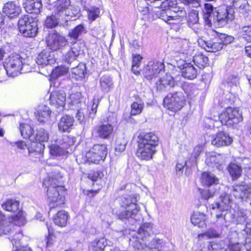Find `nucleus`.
Masks as SVG:
<instances>
[{"label":"nucleus","mask_w":251,"mask_h":251,"mask_svg":"<svg viewBox=\"0 0 251 251\" xmlns=\"http://www.w3.org/2000/svg\"><path fill=\"white\" fill-rule=\"evenodd\" d=\"M233 6L235 8H239L240 12L245 18L248 17L251 14V7L248 3L242 0H234Z\"/></svg>","instance_id":"cd10ccee"},{"label":"nucleus","mask_w":251,"mask_h":251,"mask_svg":"<svg viewBox=\"0 0 251 251\" xmlns=\"http://www.w3.org/2000/svg\"><path fill=\"white\" fill-rule=\"evenodd\" d=\"M87 32L86 27L85 26L84 24H81L71 29L68 33V36L75 40H76L79 36L86 34Z\"/></svg>","instance_id":"2f4dec72"},{"label":"nucleus","mask_w":251,"mask_h":251,"mask_svg":"<svg viewBox=\"0 0 251 251\" xmlns=\"http://www.w3.org/2000/svg\"><path fill=\"white\" fill-rule=\"evenodd\" d=\"M206 163L212 168H216L219 170L223 169V163L224 159L223 155L214 153H211L207 156L205 160Z\"/></svg>","instance_id":"412c9836"},{"label":"nucleus","mask_w":251,"mask_h":251,"mask_svg":"<svg viewBox=\"0 0 251 251\" xmlns=\"http://www.w3.org/2000/svg\"><path fill=\"white\" fill-rule=\"evenodd\" d=\"M213 32L214 38L207 41L202 39H199L198 42L203 46L207 51L215 52L223 49V43L220 41L219 37L215 34L214 31Z\"/></svg>","instance_id":"dca6fc26"},{"label":"nucleus","mask_w":251,"mask_h":251,"mask_svg":"<svg viewBox=\"0 0 251 251\" xmlns=\"http://www.w3.org/2000/svg\"><path fill=\"white\" fill-rule=\"evenodd\" d=\"M113 129L111 124H102L95 128V133L101 139H108L112 134Z\"/></svg>","instance_id":"b1692460"},{"label":"nucleus","mask_w":251,"mask_h":251,"mask_svg":"<svg viewBox=\"0 0 251 251\" xmlns=\"http://www.w3.org/2000/svg\"><path fill=\"white\" fill-rule=\"evenodd\" d=\"M230 193L236 199L246 201L251 194V186L245 182H242L233 185Z\"/></svg>","instance_id":"9b49d317"},{"label":"nucleus","mask_w":251,"mask_h":251,"mask_svg":"<svg viewBox=\"0 0 251 251\" xmlns=\"http://www.w3.org/2000/svg\"><path fill=\"white\" fill-rule=\"evenodd\" d=\"M68 219V214L64 210L59 211L53 219L56 225L63 227L66 226Z\"/></svg>","instance_id":"f704fd0d"},{"label":"nucleus","mask_w":251,"mask_h":251,"mask_svg":"<svg viewBox=\"0 0 251 251\" xmlns=\"http://www.w3.org/2000/svg\"><path fill=\"white\" fill-rule=\"evenodd\" d=\"M107 242L104 238L96 239L89 246L91 251H104L106 248Z\"/></svg>","instance_id":"473e14b6"},{"label":"nucleus","mask_w":251,"mask_h":251,"mask_svg":"<svg viewBox=\"0 0 251 251\" xmlns=\"http://www.w3.org/2000/svg\"><path fill=\"white\" fill-rule=\"evenodd\" d=\"M19 128L21 135L24 138H28L30 140V138L33 137V128L30 125L22 124L20 125Z\"/></svg>","instance_id":"49530a36"},{"label":"nucleus","mask_w":251,"mask_h":251,"mask_svg":"<svg viewBox=\"0 0 251 251\" xmlns=\"http://www.w3.org/2000/svg\"><path fill=\"white\" fill-rule=\"evenodd\" d=\"M23 238L22 232L19 231L13 235L11 238H9L13 246L18 247L20 244V241Z\"/></svg>","instance_id":"69168bd1"},{"label":"nucleus","mask_w":251,"mask_h":251,"mask_svg":"<svg viewBox=\"0 0 251 251\" xmlns=\"http://www.w3.org/2000/svg\"><path fill=\"white\" fill-rule=\"evenodd\" d=\"M21 12V7L13 1L7 2L4 5L2 8L3 14L10 19L17 17Z\"/></svg>","instance_id":"4be33fe9"},{"label":"nucleus","mask_w":251,"mask_h":251,"mask_svg":"<svg viewBox=\"0 0 251 251\" xmlns=\"http://www.w3.org/2000/svg\"><path fill=\"white\" fill-rule=\"evenodd\" d=\"M164 106L170 110L176 111L180 110L185 103V98L183 93L176 91L170 93L164 99Z\"/></svg>","instance_id":"0eeeda50"},{"label":"nucleus","mask_w":251,"mask_h":251,"mask_svg":"<svg viewBox=\"0 0 251 251\" xmlns=\"http://www.w3.org/2000/svg\"><path fill=\"white\" fill-rule=\"evenodd\" d=\"M229 196L228 195H221L219 201L212 204V209L215 210L223 211L224 212H229Z\"/></svg>","instance_id":"a878e982"},{"label":"nucleus","mask_w":251,"mask_h":251,"mask_svg":"<svg viewBox=\"0 0 251 251\" xmlns=\"http://www.w3.org/2000/svg\"><path fill=\"white\" fill-rule=\"evenodd\" d=\"M202 11L203 19L209 25L217 23L218 26H223L233 19V8L225 5L214 8L211 4L206 3Z\"/></svg>","instance_id":"f257e3e1"},{"label":"nucleus","mask_w":251,"mask_h":251,"mask_svg":"<svg viewBox=\"0 0 251 251\" xmlns=\"http://www.w3.org/2000/svg\"><path fill=\"white\" fill-rule=\"evenodd\" d=\"M47 188V196L50 209L64 204L65 191L56 177L49 176L43 183Z\"/></svg>","instance_id":"7ed1b4c3"},{"label":"nucleus","mask_w":251,"mask_h":251,"mask_svg":"<svg viewBox=\"0 0 251 251\" xmlns=\"http://www.w3.org/2000/svg\"><path fill=\"white\" fill-rule=\"evenodd\" d=\"M144 238L143 236H140L138 235L136 232L129 238V245L132 246L135 250L142 251L146 245L144 243Z\"/></svg>","instance_id":"c756f323"},{"label":"nucleus","mask_w":251,"mask_h":251,"mask_svg":"<svg viewBox=\"0 0 251 251\" xmlns=\"http://www.w3.org/2000/svg\"><path fill=\"white\" fill-rule=\"evenodd\" d=\"M60 16H57L54 13L50 16L47 17L45 21V25L48 28H53L57 25L59 24L63 25L62 20Z\"/></svg>","instance_id":"ea45409f"},{"label":"nucleus","mask_w":251,"mask_h":251,"mask_svg":"<svg viewBox=\"0 0 251 251\" xmlns=\"http://www.w3.org/2000/svg\"><path fill=\"white\" fill-rule=\"evenodd\" d=\"M228 215H230L229 212H224L223 211L216 210L215 224L217 226H226V224L227 220Z\"/></svg>","instance_id":"a19ab883"},{"label":"nucleus","mask_w":251,"mask_h":251,"mask_svg":"<svg viewBox=\"0 0 251 251\" xmlns=\"http://www.w3.org/2000/svg\"><path fill=\"white\" fill-rule=\"evenodd\" d=\"M49 139L48 131L44 128H38L37 130L36 135L30 138L31 141H38L41 143L46 142Z\"/></svg>","instance_id":"c9c22d12"},{"label":"nucleus","mask_w":251,"mask_h":251,"mask_svg":"<svg viewBox=\"0 0 251 251\" xmlns=\"http://www.w3.org/2000/svg\"><path fill=\"white\" fill-rule=\"evenodd\" d=\"M201 183L205 186H214L219 183V179L210 172H204L201 175Z\"/></svg>","instance_id":"7c9ffc66"},{"label":"nucleus","mask_w":251,"mask_h":251,"mask_svg":"<svg viewBox=\"0 0 251 251\" xmlns=\"http://www.w3.org/2000/svg\"><path fill=\"white\" fill-rule=\"evenodd\" d=\"M135 97L136 101L131 104L130 115H137L140 114L144 106V102L141 99L137 96Z\"/></svg>","instance_id":"58836bf2"},{"label":"nucleus","mask_w":251,"mask_h":251,"mask_svg":"<svg viewBox=\"0 0 251 251\" xmlns=\"http://www.w3.org/2000/svg\"><path fill=\"white\" fill-rule=\"evenodd\" d=\"M68 67L64 66L56 67L52 72L53 76L56 77H60L66 75L68 72Z\"/></svg>","instance_id":"052dcab7"},{"label":"nucleus","mask_w":251,"mask_h":251,"mask_svg":"<svg viewBox=\"0 0 251 251\" xmlns=\"http://www.w3.org/2000/svg\"><path fill=\"white\" fill-rule=\"evenodd\" d=\"M137 201V196L121 198L120 205L125 210L116 213L118 219L126 224L134 225L137 221L138 213L140 210V207L136 204Z\"/></svg>","instance_id":"f03ea898"},{"label":"nucleus","mask_w":251,"mask_h":251,"mask_svg":"<svg viewBox=\"0 0 251 251\" xmlns=\"http://www.w3.org/2000/svg\"><path fill=\"white\" fill-rule=\"evenodd\" d=\"M219 120L222 125L233 126L243 120L242 114L237 108L228 107L219 116Z\"/></svg>","instance_id":"6e6552de"},{"label":"nucleus","mask_w":251,"mask_h":251,"mask_svg":"<svg viewBox=\"0 0 251 251\" xmlns=\"http://www.w3.org/2000/svg\"><path fill=\"white\" fill-rule=\"evenodd\" d=\"M35 60L36 63L41 67L51 65L55 62L53 52L47 50H44L40 52Z\"/></svg>","instance_id":"a211bd4d"},{"label":"nucleus","mask_w":251,"mask_h":251,"mask_svg":"<svg viewBox=\"0 0 251 251\" xmlns=\"http://www.w3.org/2000/svg\"><path fill=\"white\" fill-rule=\"evenodd\" d=\"M87 12L88 19L91 22L95 21L99 17L100 10L96 7H92L86 9Z\"/></svg>","instance_id":"6e6d98bb"},{"label":"nucleus","mask_w":251,"mask_h":251,"mask_svg":"<svg viewBox=\"0 0 251 251\" xmlns=\"http://www.w3.org/2000/svg\"><path fill=\"white\" fill-rule=\"evenodd\" d=\"M70 99L71 100L70 103L73 105H75L77 108L81 106L86 107L85 104L81 101V94L80 93H76L72 94L70 95Z\"/></svg>","instance_id":"3c124183"},{"label":"nucleus","mask_w":251,"mask_h":251,"mask_svg":"<svg viewBox=\"0 0 251 251\" xmlns=\"http://www.w3.org/2000/svg\"><path fill=\"white\" fill-rule=\"evenodd\" d=\"M232 138L224 131L218 132L211 140V144L217 147L229 146L232 142Z\"/></svg>","instance_id":"6ab92c4d"},{"label":"nucleus","mask_w":251,"mask_h":251,"mask_svg":"<svg viewBox=\"0 0 251 251\" xmlns=\"http://www.w3.org/2000/svg\"><path fill=\"white\" fill-rule=\"evenodd\" d=\"M211 247V249L212 251H226V249L224 247V242H215L210 243Z\"/></svg>","instance_id":"774afa93"},{"label":"nucleus","mask_w":251,"mask_h":251,"mask_svg":"<svg viewBox=\"0 0 251 251\" xmlns=\"http://www.w3.org/2000/svg\"><path fill=\"white\" fill-rule=\"evenodd\" d=\"M72 72L75 75L77 76L80 78H82L86 72L85 66L83 64L76 65V66H72Z\"/></svg>","instance_id":"603ef678"},{"label":"nucleus","mask_w":251,"mask_h":251,"mask_svg":"<svg viewBox=\"0 0 251 251\" xmlns=\"http://www.w3.org/2000/svg\"><path fill=\"white\" fill-rule=\"evenodd\" d=\"M228 171L232 179L236 180L241 176L242 169L241 166L236 164L231 163L228 167Z\"/></svg>","instance_id":"a18cd8bd"},{"label":"nucleus","mask_w":251,"mask_h":251,"mask_svg":"<svg viewBox=\"0 0 251 251\" xmlns=\"http://www.w3.org/2000/svg\"><path fill=\"white\" fill-rule=\"evenodd\" d=\"M73 117L68 115L62 116L58 123V130L61 132H69L74 125Z\"/></svg>","instance_id":"5701e85b"},{"label":"nucleus","mask_w":251,"mask_h":251,"mask_svg":"<svg viewBox=\"0 0 251 251\" xmlns=\"http://www.w3.org/2000/svg\"><path fill=\"white\" fill-rule=\"evenodd\" d=\"M107 154V149L104 144H96L86 153L87 160L98 164L100 160L103 161Z\"/></svg>","instance_id":"1a4fd4ad"},{"label":"nucleus","mask_w":251,"mask_h":251,"mask_svg":"<svg viewBox=\"0 0 251 251\" xmlns=\"http://www.w3.org/2000/svg\"><path fill=\"white\" fill-rule=\"evenodd\" d=\"M50 113V108L46 105H43L37 111L36 117L39 122H44L49 119Z\"/></svg>","instance_id":"72a5a7b5"},{"label":"nucleus","mask_w":251,"mask_h":251,"mask_svg":"<svg viewBox=\"0 0 251 251\" xmlns=\"http://www.w3.org/2000/svg\"><path fill=\"white\" fill-rule=\"evenodd\" d=\"M137 143L155 149L159 144V138L154 132H142L138 136Z\"/></svg>","instance_id":"2eb2a0df"},{"label":"nucleus","mask_w":251,"mask_h":251,"mask_svg":"<svg viewBox=\"0 0 251 251\" xmlns=\"http://www.w3.org/2000/svg\"><path fill=\"white\" fill-rule=\"evenodd\" d=\"M180 88L179 86L175 82L172 76L169 74H166L156 82V90L160 93L169 91L171 88Z\"/></svg>","instance_id":"f8f14e48"},{"label":"nucleus","mask_w":251,"mask_h":251,"mask_svg":"<svg viewBox=\"0 0 251 251\" xmlns=\"http://www.w3.org/2000/svg\"><path fill=\"white\" fill-rule=\"evenodd\" d=\"M181 88L189 99H193L198 94V90L190 85L184 84L181 86Z\"/></svg>","instance_id":"5fc2aeb1"},{"label":"nucleus","mask_w":251,"mask_h":251,"mask_svg":"<svg viewBox=\"0 0 251 251\" xmlns=\"http://www.w3.org/2000/svg\"><path fill=\"white\" fill-rule=\"evenodd\" d=\"M148 3L145 0H140L137 1V9L143 15H146L149 12V8L148 6Z\"/></svg>","instance_id":"bf43d9fd"},{"label":"nucleus","mask_w":251,"mask_h":251,"mask_svg":"<svg viewBox=\"0 0 251 251\" xmlns=\"http://www.w3.org/2000/svg\"><path fill=\"white\" fill-rule=\"evenodd\" d=\"M201 148L200 146L196 147L192 153L191 157L190 158L189 161L191 163V166L196 163V160L201 154Z\"/></svg>","instance_id":"0e129e2a"},{"label":"nucleus","mask_w":251,"mask_h":251,"mask_svg":"<svg viewBox=\"0 0 251 251\" xmlns=\"http://www.w3.org/2000/svg\"><path fill=\"white\" fill-rule=\"evenodd\" d=\"M77 57L70 50L64 54L63 60L65 62L70 65V66H76L78 64Z\"/></svg>","instance_id":"864d4df0"},{"label":"nucleus","mask_w":251,"mask_h":251,"mask_svg":"<svg viewBox=\"0 0 251 251\" xmlns=\"http://www.w3.org/2000/svg\"><path fill=\"white\" fill-rule=\"evenodd\" d=\"M25 60L18 54H12L5 59L3 65H0V70H4L7 75L13 77L19 74L29 72V66L25 62Z\"/></svg>","instance_id":"20e7f679"},{"label":"nucleus","mask_w":251,"mask_h":251,"mask_svg":"<svg viewBox=\"0 0 251 251\" xmlns=\"http://www.w3.org/2000/svg\"><path fill=\"white\" fill-rule=\"evenodd\" d=\"M24 6L27 13L37 15L40 13L42 8L41 0H26Z\"/></svg>","instance_id":"393cba45"},{"label":"nucleus","mask_w":251,"mask_h":251,"mask_svg":"<svg viewBox=\"0 0 251 251\" xmlns=\"http://www.w3.org/2000/svg\"><path fill=\"white\" fill-rule=\"evenodd\" d=\"M206 215L203 213L195 211L191 216V222L193 225L202 228L206 226Z\"/></svg>","instance_id":"c85d7f7f"},{"label":"nucleus","mask_w":251,"mask_h":251,"mask_svg":"<svg viewBox=\"0 0 251 251\" xmlns=\"http://www.w3.org/2000/svg\"><path fill=\"white\" fill-rule=\"evenodd\" d=\"M49 100L50 104L56 108L58 112H60L63 110L65 105L66 94L62 90L54 91L51 93Z\"/></svg>","instance_id":"4468645a"},{"label":"nucleus","mask_w":251,"mask_h":251,"mask_svg":"<svg viewBox=\"0 0 251 251\" xmlns=\"http://www.w3.org/2000/svg\"><path fill=\"white\" fill-rule=\"evenodd\" d=\"M184 63L178 67L181 70V75L184 78L188 80H193L198 75V69L192 63H187L183 61Z\"/></svg>","instance_id":"f3484780"},{"label":"nucleus","mask_w":251,"mask_h":251,"mask_svg":"<svg viewBox=\"0 0 251 251\" xmlns=\"http://www.w3.org/2000/svg\"><path fill=\"white\" fill-rule=\"evenodd\" d=\"M164 68L163 63L157 60L149 61L144 69V75L149 80L156 77Z\"/></svg>","instance_id":"ddd939ff"},{"label":"nucleus","mask_w":251,"mask_h":251,"mask_svg":"<svg viewBox=\"0 0 251 251\" xmlns=\"http://www.w3.org/2000/svg\"><path fill=\"white\" fill-rule=\"evenodd\" d=\"M68 47L69 48V49L77 57L83 53V50L82 49L83 47L79 42H75L74 44H73L71 48H70L68 46Z\"/></svg>","instance_id":"13d9d810"},{"label":"nucleus","mask_w":251,"mask_h":251,"mask_svg":"<svg viewBox=\"0 0 251 251\" xmlns=\"http://www.w3.org/2000/svg\"><path fill=\"white\" fill-rule=\"evenodd\" d=\"M154 233L153 225L150 223H144L138 229L136 234L140 236H143L144 238L150 236Z\"/></svg>","instance_id":"4c0bfd02"},{"label":"nucleus","mask_w":251,"mask_h":251,"mask_svg":"<svg viewBox=\"0 0 251 251\" xmlns=\"http://www.w3.org/2000/svg\"><path fill=\"white\" fill-rule=\"evenodd\" d=\"M70 4V0H57L54 2V13L57 16L61 17L66 11H68Z\"/></svg>","instance_id":"bb28decb"},{"label":"nucleus","mask_w":251,"mask_h":251,"mask_svg":"<svg viewBox=\"0 0 251 251\" xmlns=\"http://www.w3.org/2000/svg\"><path fill=\"white\" fill-rule=\"evenodd\" d=\"M168 243L164 242L162 239L154 238L151 242V246H153L156 251H168Z\"/></svg>","instance_id":"37998d69"},{"label":"nucleus","mask_w":251,"mask_h":251,"mask_svg":"<svg viewBox=\"0 0 251 251\" xmlns=\"http://www.w3.org/2000/svg\"><path fill=\"white\" fill-rule=\"evenodd\" d=\"M31 148H28V150L29 153L33 151L41 153L43 151L45 145L43 143L38 141H31Z\"/></svg>","instance_id":"4d7b16f0"},{"label":"nucleus","mask_w":251,"mask_h":251,"mask_svg":"<svg viewBox=\"0 0 251 251\" xmlns=\"http://www.w3.org/2000/svg\"><path fill=\"white\" fill-rule=\"evenodd\" d=\"M75 14L70 11V8L68 9V11H66L60 19L62 20V23L64 25H67V22L70 20H74L75 18Z\"/></svg>","instance_id":"680f3d73"},{"label":"nucleus","mask_w":251,"mask_h":251,"mask_svg":"<svg viewBox=\"0 0 251 251\" xmlns=\"http://www.w3.org/2000/svg\"><path fill=\"white\" fill-rule=\"evenodd\" d=\"M221 231L219 230H217L214 228H211L208 229L205 232L199 234L198 237L200 239H208L213 238H220L221 237Z\"/></svg>","instance_id":"79ce46f5"},{"label":"nucleus","mask_w":251,"mask_h":251,"mask_svg":"<svg viewBox=\"0 0 251 251\" xmlns=\"http://www.w3.org/2000/svg\"><path fill=\"white\" fill-rule=\"evenodd\" d=\"M208 58L203 54H198L193 57V62L194 64L200 69L206 66L208 62Z\"/></svg>","instance_id":"c03bdc74"},{"label":"nucleus","mask_w":251,"mask_h":251,"mask_svg":"<svg viewBox=\"0 0 251 251\" xmlns=\"http://www.w3.org/2000/svg\"><path fill=\"white\" fill-rule=\"evenodd\" d=\"M156 152V149L143 144H138L136 151L137 156L145 160H149L152 158L153 154Z\"/></svg>","instance_id":"aec40b11"},{"label":"nucleus","mask_w":251,"mask_h":251,"mask_svg":"<svg viewBox=\"0 0 251 251\" xmlns=\"http://www.w3.org/2000/svg\"><path fill=\"white\" fill-rule=\"evenodd\" d=\"M2 207L7 211L14 212L19 208V202L12 199L8 200L2 205Z\"/></svg>","instance_id":"de8ad7c7"},{"label":"nucleus","mask_w":251,"mask_h":251,"mask_svg":"<svg viewBox=\"0 0 251 251\" xmlns=\"http://www.w3.org/2000/svg\"><path fill=\"white\" fill-rule=\"evenodd\" d=\"M58 144H60L65 150L71 146L74 145L76 142L75 138L73 136L65 135L57 141Z\"/></svg>","instance_id":"e433bc0d"},{"label":"nucleus","mask_w":251,"mask_h":251,"mask_svg":"<svg viewBox=\"0 0 251 251\" xmlns=\"http://www.w3.org/2000/svg\"><path fill=\"white\" fill-rule=\"evenodd\" d=\"M100 87L102 90L107 92L113 85L112 78L107 75L102 76L100 79Z\"/></svg>","instance_id":"8fccbe9b"},{"label":"nucleus","mask_w":251,"mask_h":251,"mask_svg":"<svg viewBox=\"0 0 251 251\" xmlns=\"http://www.w3.org/2000/svg\"><path fill=\"white\" fill-rule=\"evenodd\" d=\"M46 42L49 48L52 50H62L68 44L66 38L56 30H52L49 33Z\"/></svg>","instance_id":"9d476101"},{"label":"nucleus","mask_w":251,"mask_h":251,"mask_svg":"<svg viewBox=\"0 0 251 251\" xmlns=\"http://www.w3.org/2000/svg\"><path fill=\"white\" fill-rule=\"evenodd\" d=\"M214 33L219 37L220 41L223 43V45L231 43L234 40V37L232 36H229L224 33H219L215 31Z\"/></svg>","instance_id":"e2e57ef3"},{"label":"nucleus","mask_w":251,"mask_h":251,"mask_svg":"<svg viewBox=\"0 0 251 251\" xmlns=\"http://www.w3.org/2000/svg\"><path fill=\"white\" fill-rule=\"evenodd\" d=\"M242 31L244 33L243 38L248 42H251V25L243 26L242 28Z\"/></svg>","instance_id":"338daca9"},{"label":"nucleus","mask_w":251,"mask_h":251,"mask_svg":"<svg viewBox=\"0 0 251 251\" xmlns=\"http://www.w3.org/2000/svg\"><path fill=\"white\" fill-rule=\"evenodd\" d=\"M50 152L52 156H60L65 155L68 152L60 144H53L50 146Z\"/></svg>","instance_id":"09e8293b"},{"label":"nucleus","mask_w":251,"mask_h":251,"mask_svg":"<svg viewBox=\"0 0 251 251\" xmlns=\"http://www.w3.org/2000/svg\"><path fill=\"white\" fill-rule=\"evenodd\" d=\"M21 226L26 223L25 216L23 211L21 210L11 219L7 218L2 214L0 218V236L11 234L13 228V224Z\"/></svg>","instance_id":"39448f33"},{"label":"nucleus","mask_w":251,"mask_h":251,"mask_svg":"<svg viewBox=\"0 0 251 251\" xmlns=\"http://www.w3.org/2000/svg\"><path fill=\"white\" fill-rule=\"evenodd\" d=\"M18 28L20 33L26 37H34L38 32L37 22L28 15H24L19 19Z\"/></svg>","instance_id":"423d86ee"}]
</instances>
